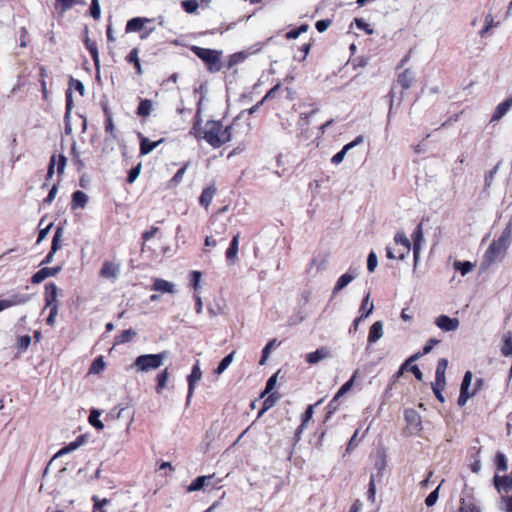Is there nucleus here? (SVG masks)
<instances>
[{
	"mask_svg": "<svg viewBox=\"0 0 512 512\" xmlns=\"http://www.w3.org/2000/svg\"><path fill=\"white\" fill-rule=\"evenodd\" d=\"M232 126L223 127L218 121H208L202 128L194 127L197 138L206 140L214 148L229 142L232 138Z\"/></svg>",
	"mask_w": 512,
	"mask_h": 512,
	"instance_id": "f257e3e1",
	"label": "nucleus"
},
{
	"mask_svg": "<svg viewBox=\"0 0 512 512\" xmlns=\"http://www.w3.org/2000/svg\"><path fill=\"white\" fill-rule=\"evenodd\" d=\"M511 243V232L505 230L501 236L494 240L485 252V261L489 264L503 259Z\"/></svg>",
	"mask_w": 512,
	"mask_h": 512,
	"instance_id": "f03ea898",
	"label": "nucleus"
},
{
	"mask_svg": "<svg viewBox=\"0 0 512 512\" xmlns=\"http://www.w3.org/2000/svg\"><path fill=\"white\" fill-rule=\"evenodd\" d=\"M156 24L153 19L145 17H135L130 19L126 24V32H142L141 38H147L150 33L156 30Z\"/></svg>",
	"mask_w": 512,
	"mask_h": 512,
	"instance_id": "7ed1b4c3",
	"label": "nucleus"
},
{
	"mask_svg": "<svg viewBox=\"0 0 512 512\" xmlns=\"http://www.w3.org/2000/svg\"><path fill=\"white\" fill-rule=\"evenodd\" d=\"M192 51L206 63L210 71H219L222 67L221 52L217 50L194 46Z\"/></svg>",
	"mask_w": 512,
	"mask_h": 512,
	"instance_id": "20e7f679",
	"label": "nucleus"
},
{
	"mask_svg": "<svg viewBox=\"0 0 512 512\" xmlns=\"http://www.w3.org/2000/svg\"><path fill=\"white\" fill-rule=\"evenodd\" d=\"M160 367V354H143L138 356L131 368L138 373H149Z\"/></svg>",
	"mask_w": 512,
	"mask_h": 512,
	"instance_id": "39448f33",
	"label": "nucleus"
},
{
	"mask_svg": "<svg viewBox=\"0 0 512 512\" xmlns=\"http://www.w3.org/2000/svg\"><path fill=\"white\" fill-rule=\"evenodd\" d=\"M473 375L470 371H467L464 375L461 389H460V395L458 398V404L460 406H464L468 399L471 398L476 393V388L470 390V385L472 383Z\"/></svg>",
	"mask_w": 512,
	"mask_h": 512,
	"instance_id": "423d86ee",
	"label": "nucleus"
},
{
	"mask_svg": "<svg viewBox=\"0 0 512 512\" xmlns=\"http://www.w3.org/2000/svg\"><path fill=\"white\" fill-rule=\"evenodd\" d=\"M434 324L443 332H454L458 330L460 321L458 318H452L448 315L441 314L435 318Z\"/></svg>",
	"mask_w": 512,
	"mask_h": 512,
	"instance_id": "0eeeda50",
	"label": "nucleus"
},
{
	"mask_svg": "<svg viewBox=\"0 0 512 512\" xmlns=\"http://www.w3.org/2000/svg\"><path fill=\"white\" fill-rule=\"evenodd\" d=\"M357 276H358V272L356 269H349L347 272L342 274L336 281V283L332 289V294L333 295L338 294L342 289H344L353 280H355Z\"/></svg>",
	"mask_w": 512,
	"mask_h": 512,
	"instance_id": "6e6552de",
	"label": "nucleus"
},
{
	"mask_svg": "<svg viewBox=\"0 0 512 512\" xmlns=\"http://www.w3.org/2000/svg\"><path fill=\"white\" fill-rule=\"evenodd\" d=\"M384 335V324L382 321L374 322L368 332L367 342L369 345L377 343Z\"/></svg>",
	"mask_w": 512,
	"mask_h": 512,
	"instance_id": "1a4fd4ad",
	"label": "nucleus"
},
{
	"mask_svg": "<svg viewBox=\"0 0 512 512\" xmlns=\"http://www.w3.org/2000/svg\"><path fill=\"white\" fill-rule=\"evenodd\" d=\"M61 269V266L44 267L32 276V282L34 284H39L48 277L56 276L61 271Z\"/></svg>",
	"mask_w": 512,
	"mask_h": 512,
	"instance_id": "9d476101",
	"label": "nucleus"
},
{
	"mask_svg": "<svg viewBox=\"0 0 512 512\" xmlns=\"http://www.w3.org/2000/svg\"><path fill=\"white\" fill-rule=\"evenodd\" d=\"M412 239H413V255H414V262L415 264L418 262V259H419V255H420V250H421V245H422V242L424 240V237H423V230H422V226L421 224H419L416 229L414 230L413 234H412Z\"/></svg>",
	"mask_w": 512,
	"mask_h": 512,
	"instance_id": "9b49d317",
	"label": "nucleus"
},
{
	"mask_svg": "<svg viewBox=\"0 0 512 512\" xmlns=\"http://www.w3.org/2000/svg\"><path fill=\"white\" fill-rule=\"evenodd\" d=\"M120 272L119 265L106 261L103 263V266L100 270V276L109 279V280H115Z\"/></svg>",
	"mask_w": 512,
	"mask_h": 512,
	"instance_id": "f8f14e48",
	"label": "nucleus"
},
{
	"mask_svg": "<svg viewBox=\"0 0 512 512\" xmlns=\"http://www.w3.org/2000/svg\"><path fill=\"white\" fill-rule=\"evenodd\" d=\"M239 252V234L235 235L226 251V259L230 265H233L238 260Z\"/></svg>",
	"mask_w": 512,
	"mask_h": 512,
	"instance_id": "ddd939ff",
	"label": "nucleus"
},
{
	"mask_svg": "<svg viewBox=\"0 0 512 512\" xmlns=\"http://www.w3.org/2000/svg\"><path fill=\"white\" fill-rule=\"evenodd\" d=\"M408 426L413 430H419L422 424L421 416L414 409H407L404 412Z\"/></svg>",
	"mask_w": 512,
	"mask_h": 512,
	"instance_id": "4468645a",
	"label": "nucleus"
},
{
	"mask_svg": "<svg viewBox=\"0 0 512 512\" xmlns=\"http://www.w3.org/2000/svg\"><path fill=\"white\" fill-rule=\"evenodd\" d=\"M202 378V371L200 369L199 363L197 362L193 368L192 371L188 377V383H189V389H188V398L191 397L193 394L195 385L201 380Z\"/></svg>",
	"mask_w": 512,
	"mask_h": 512,
	"instance_id": "2eb2a0df",
	"label": "nucleus"
},
{
	"mask_svg": "<svg viewBox=\"0 0 512 512\" xmlns=\"http://www.w3.org/2000/svg\"><path fill=\"white\" fill-rule=\"evenodd\" d=\"M67 159L64 155H59L58 160L56 159V156L53 155L50 159L49 167H48V176L52 177L54 174V168L57 165V172L58 174H63L65 166H66Z\"/></svg>",
	"mask_w": 512,
	"mask_h": 512,
	"instance_id": "dca6fc26",
	"label": "nucleus"
},
{
	"mask_svg": "<svg viewBox=\"0 0 512 512\" xmlns=\"http://www.w3.org/2000/svg\"><path fill=\"white\" fill-rule=\"evenodd\" d=\"M29 300V297L19 296V295H12L9 299H0V312L4 311L5 309H8L12 306H16L22 303H25Z\"/></svg>",
	"mask_w": 512,
	"mask_h": 512,
	"instance_id": "f3484780",
	"label": "nucleus"
},
{
	"mask_svg": "<svg viewBox=\"0 0 512 512\" xmlns=\"http://www.w3.org/2000/svg\"><path fill=\"white\" fill-rule=\"evenodd\" d=\"M396 244L403 247V251L399 252V259L403 260L405 256L410 252V241L403 232H397L394 237Z\"/></svg>",
	"mask_w": 512,
	"mask_h": 512,
	"instance_id": "a211bd4d",
	"label": "nucleus"
},
{
	"mask_svg": "<svg viewBox=\"0 0 512 512\" xmlns=\"http://www.w3.org/2000/svg\"><path fill=\"white\" fill-rule=\"evenodd\" d=\"M495 487L499 492H509L512 489V477L511 476H499L498 474L494 477Z\"/></svg>",
	"mask_w": 512,
	"mask_h": 512,
	"instance_id": "6ab92c4d",
	"label": "nucleus"
},
{
	"mask_svg": "<svg viewBox=\"0 0 512 512\" xmlns=\"http://www.w3.org/2000/svg\"><path fill=\"white\" fill-rule=\"evenodd\" d=\"M512 107V96L505 101L499 103L492 116V121L500 120Z\"/></svg>",
	"mask_w": 512,
	"mask_h": 512,
	"instance_id": "aec40b11",
	"label": "nucleus"
},
{
	"mask_svg": "<svg viewBox=\"0 0 512 512\" xmlns=\"http://www.w3.org/2000/svg\"><path fill=\"white\" fill-rule=\"evenodd\" d=\"M330 356L328 349L322 347L317 349L314 352L308 353L306 355V361L309 364H316L320 362L321 360H324Z\"/></svg>",
	"mask_w": 512,
	"mask_h": 512,
	"instance_id": "412c9836",
	"label": "nucleus"
},
{
	"mask_svg": "<svg viewBox=\"0 0 512 512\" xmlns=\"http://www.w3.org/2000/svg\"><path fill=\"white\" fill-rule=\"evenodd\" d=\"M386 458L384 454H378L375 463H374V470L376 472H373L374 476H376V480L381 481L384 475V471L386 468Z\"/></svg>",
	"mask_w": 512,
	"mask_h": 512,
	"instance_id": "4be33fe9",
	"label": "nucleus"
},
{
	"mask_svg": "<svg viewBox=\"0 0 512 512\" xmlns=\"http://www.w3.org/2000/svg\"><path fill=\"white\" fill-rule=\"evenodd\" d=\"M374 310V303L373 301L370 300V294H366V296L363 298L362 300V304L359 308V313H360V316L361 318H368L371 313L373 312Z\"/></svg>",
	"mask_w": 512,
	"mask_h": 512,
	"instance_id": "5701e85b",
	"label": "nucleus"
},
{
	"mask_svg": "<svg viewBox=\"0 0 512 512\" xmlns=\"http://www.w3.org/2000/svg\"><path fill=\"white\" fill-rule=\"evenodd\" d=\"M85 440L83 436H79L75 441L69 443L67 446L60 449L54 457H59L65 454H68L70 452H73L77 450L79 447H81L84 444Z\"/></svg>",
	"mask_w": 512,
	"mask_h": 512,
	"instance_id": "b1692460",
	"label": "nucleus"
},
{
	"mask_svg": "<svg viewBox=\"0 0 512 512\" xmlns=\"http://www.w3.org/2000/svg\"><path fill=\"white\" fill-rule=\"evenodd\" d=\"M357 375H358V371H355L353 373L352 377L340 387V389L338 390V392L335 394L334 398L332 399V403L337 402L340 397H342L344 394H346L353 387Z\"/></svg>",
	"mask_w": 512,
	"mask_h": 512,
	"instance_id": "393cba45",
	"label": "nucleus"
},
{
	"mask_svg": "<svg viewBox=\"0 0 512 512\" xmlns=\"http://www.w3.org/2000/svg\"><path fill=\"white\" fill-rule=\"evenodd\" d=\"M414 80V74L409 69L404 70L398 76V83L403 89H408Z\"/></svg>",
	"mask_w": 512,
	"mask_h": 512,
	"instance_id": "a878e982",
	"label": "nucleus"
},
{
	"mask_svg": "<svg viewBox=\"0 0 512 512\" xmlns=\"http://www.w3.org/2000/svg\"><path fill=\"white\" fill-rule=\"evenodd\" d=\"M88 201V196L78 190V191H75L72 195V209H76L77 207H85L86 203Z\"/></svg>",
	"mask_w": 512,
	"mask_h": 512,
	"instance_id": "bb28decb",
	"label": "nucleus"
},
{
	"mask_svg": "<svg viewBox=\"0 0 512 512\" xmlns=\"http://www.w3.org/2000/svg\"><path fill=\"white\" fill-rule=\"evenodd\" d=\"M212 478V476H199L191 484L188 486V492H194L201 490L204 486L207 485V482Z\"/></svg>",
	"mask_w": 512,
	"mask_h": 512,
	"instance_id": "cd10ccee",
	"label": "nucleus"
},
{
	"mask_svg": "<svg viewBox=\"0 0 512 512\" xmlns=\"http://www.w3.org/2000/svg\"><path fill=\"white\" fill-rule=\"evenodd\" d=\"M160 141H150L148 138L142 137L140 144V151L142 155L149 154L154 148L159 145Z\"/></svg>",
	"mask_w": 512,
	"mask_h": 512,
	"instance_id": "c85d7f7f",
	"label": "nucleus"
},
{
	"mask_svg": "<svg viewBox=\"0 0 512 512\" xmlns=\"http://www.w3.org/2000/svg\"><path fill=\"white\" fill-rule=\"evenodd\" d=\"M314 413V405H309L303 415L302 423L299 426L296 436L300 437V434L304 431L307 426V423L311 420Z\"/></svg>",
	"mask_w": 512,
	"mask_h": 512,
	"instance_id": "c756f323",
	"label": "nucleus"
},
{
	"mask_svg": "<svg viewBox=\"0 0 512 512\" xmlns=\"http://www.w3.org/2000/svg\"><path fill=\"white\" fill-rule=\"evenodd\" d=\"M235 357V351H232L229 353L226 357L222 359V361L219 363L218 367L215 369V373L217 375H221L233 362Z\"/></svg>",
	"mask_w": 512,
	"mask_h": 512,
	"instance_id": "7c9ffc66",
	"label": "nucleus"
},
{
	"mask_svg": "<svg viewBox=\"0 0 512 512\" xmlns=\"http://www.w3.org/2000/svg\"><path fill=\"white\" fill-rule=\"evenodd\" d=\"M497 25L498 23L495 22L494 16L491 13L487 14L484 19V26L479 31V35L481 37L485 36L491 28L496 27Z\"/></svg>",
	"mask_w": 512,
	"mask_h": 512,
	"instance_id": "2f4dec72",
	"label": "nucleus"
},
{
	"mask_svg": "<svg viewBox=\"0 0 512 512\" xmlns=\"http://www.w3.org/2000/svg\"><path fill=\"white\" fill-rule=\"evenodd\" d=\"M501 352L506 357L512 355V333L511 332H508L504 335Z\"/></svg>",
	"mask_w": 512,
	"mask_h": 512,
	"instance_id": "473e14b6",
	"label": "nucleus"
},
{
	"mask_svg": "<svg viewBox=\"0 0 512 512\" xmlns=\"http://www.w3.org/2000/svg\"><path fill=\"white\" fill-rule=\"evenodd\" d=\"M215 194V189L212 187H208L205 190H203L201 196H200V203L204 207H208L211 203L213 197Z\"/></svg>",
	"mask_w": 512,
	"mask_h": 512,
	"instance_id": "72a5a7b5",
	"label": "nucleus"
},
{
	"mask_svg": "<svg viewBox=\"0 0 512 512\" xmlns=\"http://www.w3.org/2000/svg\"><path fill=\"white\" fill-rule=\"evenodd\" d=\"M447 366H448V360L445 359V358H441L438 363H437V367H436V370H435V378L436 379H443V380H446L445 378V372H446V369H447Z\"/></svg>",
	"mask_w": 512,
	"mask_h": 512,
	"instance_id": "f704fd0d",
	"label": "nucleus"
},
{
	"mask_svg": "<svg viewBox=\"0 0 512 512\" xmlns=\"http://www.w3.org/2000/svg\"><path fill=\"white\" fill-rule=\"evenodd\" d=\"M46 290L50 291L47 293V296H46V305L52 306L53 303L56 304V298H57V292H58L57 286L55 284H49L46 286Z\"/></svg>",
	"mask_w": 512,
	"mask_h": 512,
	"instance_id": "c9c22d12",
	"label": "nucleus"
},
{
	"mask_svg": "<svg viewBox=\"0 0 512 512\" xmlns=\"http://www.w3.org/2000/svg\"><path fill=\"white\" fill-rule=\"evenodd\" d=\"M126 60L130 63H133L135 65L136 71L138 74L142 73L140 59L138 57V49L134 48L130 51L128 56L126 57Z\"/></svg>",
	"mask_w": 512,
	"mask_h": 512,
	"instance_id": "e433bc0d",
	"label": "nucleus"
},
{
	"mask_svg": "<svg viewBox=\"0 0 512 512\" xmlns=\"http://www.w3.org/2000/svg\"><path fill=\"white\" fill-rule=\"evenodd\" d=\"M63 237V228L58 227L52 239L51 251L56 253L61 248V239Z\"/></svg>",
	"mask_w": 512,
	"mask_h": 512,
	"instance_id": "4c0bfd02",
	"label": "nucleus"
},
{
	"mask_svg": "<svg viewBox=\"0 0 512 512\" xmlns=\"http://www.w3.org/2000/svg\"><path fill=\"white\" fill-rule=\"evenodd\" d=\"M152 111V103L150 100H142L139 104L137 114L139 116H149Z\"/></svg>",
	"mask_w": 512,
	"mask_h": 512,
	"instance_id": "58836bf2",
	"label": "nucleus"
},
{
	"mask_svg": "<svg viewBox=\"0 0 512 512\" xmlns=\"http://www.w3.org/2000/svg\"><path fill=\"white\" fill-rule=\"evenodd\" d=\"M100 412L98 410H92L89 415V423L98 430L104 428V424L99 420Z\"/></svg>",
	"mask_w": 512,
	"mask_h": 512,
	"instance_id": "ea45409f",
	"label": "nucleus"
},
{
	"mask_svg": "<svg viewBox=\"0 0 512 512\" xmlns=\"http://www.w3.org/2000/svg\"><path fill=\"white\" fill-rule=\"evenodd\" d=\"M56 9H59L63 14L67 10L71 9L78 1L77 0H55Z\"/></svg>",
	"mask_w": 512,
	"mask_h": 512,
	"instance_id": "a19ab883",
	"label": "nucleus"
},
{
	"mask_svg": "<svg viewBox=\"0 0 512 512\" xmlns=\"http://www.w3.org/2000/svg\"><path fill=\"white\" fill-rule=\"evenodd\" d=\"M454 268L464 276L473 269V264L469 261L461 262V261H455L454 262Z\"/></svg>",
	"mask_w": 512,
	"mask_h": 512,
	"instance_id": "79ce46f5",
	"label": "nucleus"
},
{
	"mask_svg": "<svg viewBox=\"0 0 512 512\" xmlns=\"http://www.w3.org/2000/svg\"><path fill=\"white\" fill-rule=\"evenodd\" d=\"M376 482H379L376 480V476L374 474H371L370 481H369V489H368V499L371 502H375L376 498Z\"/></svg>",
	"mask_w": 512,
	"mask_h": 512,
	"instance_id": "37998d69",
	"label": "nucleus"
},
{
	"mask_svg": "<svg viewBox=\"0 0 512 512\" xmlns=\"http://www.w3.org/2000/svg\"><path fill=\"white\" fill-rule=\"evenodd\" d=\"M92 501L94 503L93 512H106L103 507L108 503L107 499H100L98 496H93Z\"/></svg>",
	"mask_w": 512,
	"mask_h": 512,
	"instance_id": "c03bdc74",
	"label": "nucleus"
},
{
	"mask_svg": "<svg viewBox=\"0 0 512 512\" xmlns=\"http://www.w3.org/2000/svg\"><path fill=\"white\" fill-rule=\"evenodd\" d=\"M105 367V363L102 359V357H98L95 359L90 367V373L92 374H98L100 373Z\"/></svg>",
	"mask_w": 512,
	"mask_h": 512,
	"instance_id": "a18cd8bd",
	"label": "nucleus"
},
{
	"mask_svg": "<svg viewBox=\"0 0 512 512\" xmlns=\"http://www.w3.org/2000/svg\"><path fill=\"white\" fill-rule=\"evenodd\" d=\"M378 265L377 255L374 251H371L367 259V269L369 272H374Z\"/></svg>",
	"mask_w": 512,
	"mask_h": 512,
	"instance_id": "49530a36",
	"label": "nucleus"
},
{
	"mask_svg": "<svg viewBox=\"0 0 512 512\" xmlns=\"http://www.w3.org/2000/svg\"><path fill=\"white\" fill-rule=\"evenodd\" d=\"M496 466L498 471L505 472L508 468L507 459L504 454L498 453L496 455Z\"/></svg>",
	"mask_w": 512,
	"mask_h": 512,
	"instance_id": "de8ad7c7",
	"label": "nucleus"
},
{
	"mask_svg": "<svg viewBox=\"0 0 512 512\" xmlns=\"http://www.w3.org/2000/svg\"><path fill=\"white\" fill-rule=\"evenodd\" d=\"M136 335L132 329L124 330L118 337L117 343H125L130 341Z\"/></svg>",
	"mask_w": 512,
	"mask_h": 512,
	"instance_id": "09e8293b",
	"label": "nucleus"
},
{
	"mask_svg": "<svg viewBox=\"0 0 512 512\" xmlns=\"http://www.w3.org/2000/svg\"><path fill=\"white\" fill-rule=\"evenodd\" d=\"M201 277L202 274L199 271H192L190 273V283L195 290H198L200 287Z\"/></svg>",
	"mask_w": 512,
	"mask_h": 512,
	"instance_id": "8fccbe9b",
	"label": "nucleus"
},
{
	"mask_svg": "<svg viewBox=\"0 0 512 512\" xmlns=\"http://www.w3.org/2000/svg\"><path fill=\"white\" fill-rule=\"evenodd\" d=\"M499 508L505 512H512V497H503L499 503Z\"/></svg>",
	"mask_w": 512,
	"mask_h": 512,
	"instance_id": "3c124183",
	"label": "nucleus"
},
{
	"mask_svg": "<svg viewBox=\"0 0 512 512\" xmlns=\"http://www.w3.org/2000/svg\"><path fill=\"white\" fill-rule=\"evenodd\" d=\"M439 489H440V486H438L434 491H432L426 498L425 500V503L427 506H433L437 500H438V497H439Z\"/></svg>",
	"mask_w": 512,
	"mask_h": 512,
	"instance_id": "603ef678",
	"label": "nucleus"
},
{
	"mask_svg": "<svg viewBox=\"0 0 512 512\" xmlns=\"http://www.w3.org/2000/svg\"><path fill=\"white\" fill-rule=\"evenodd\" d=\"M182 6L188 13H193L198 8V3L196 0H185L182 2Z\"/></svg>",
	"mask_w": 512,
	"mask_h": 512,
	"instance_id": "864d4df0",
	"label": "nucleus"
},
{
	"mask_svg": "<svg viewBox=\"0 0 512 512\" xmlns=\"http://www.w3.org/2000/svg\"><path fill=\"white\" fill-rule=\"evenodd\" d=\"M499 170V164H497L492 170H490L485 176V185L490 187L494 181V178Z\"/></svg>",
	"mask_w": 512,
	"mask_h": 512,
	"instance_id": "5fc2aeb1",
	"label": "nucleus"
},
{
	"mask_svg": "<svg viewBox=\"0 0 512 512\" xmlns=\"http://www.w3.org/2000/svg\"><path fill=\"white\" fill-rule=\"evenodd\" d=\"M347 152H348V149H346V147L343 146V148L332 157L331 162L335 165L340 164L344 160Z\"/></svg>",
	"mask_w": 512,
	"mask_h": 512,
	"instance_id": "6e6d98bb",
	"label": "nucleus"
},
{
	"mask_svg": "<svg viewBox=\"0 0 512 512\" xmlns=\"http://www.w3.org/2000/svg\"><path fill=\"white\" fill-rule=\"evenodd\" d=\"M90 13L94 19H99L100 14H101V9H100V4H99L98 0H92L91 7H90Z\"/></svg>",
	"mask_w": 512,
	"mask_h": 512,
	"instance_id": "4d7b16f0",
	"label": "nucleus"
},
{
	"mask_svg": "<svg viewBox=\"0 0 512 512\" xmlns=\"http://www.w3.org/2000/svg\"><path fill=\"white\" fill-rule=\"evenodd\" d=\"M355 24L359 29L364 30L367 34H373L374 32L370 25L363 19L356 18Z\"/></svg>",
	"mask_w": 512,
	"mask_h": 512,
	"instance_id": "13d9d810",
	"label": "nucleus"
},
{
	"mask_svg": "<svg viewBox=\"0 0 512 512\" xmlns=\"http://www.w3.org/2000/svg\"><path fill=\"white\" fill-rule=\"evenodd\" d=\"M31 344V337L29 335L21 336L18 340V348L26 351Z\"/></svg>",
	"mask_w": 512,
	"mask_h": 512,
	"instance_id": "bf43d9fd",
	"label": "nucleus"
},
{
	"mask_svg": "<svg viewBox=\"0 0 512 512\" xmlns=\"http://www.w3.org/2000/svg\"><path fill=\"white\" fill-rule=\"evenodd\" d=\"M185 171H186V167H182V168H180V169L176 172V174L174 175V177L172 178V180H171V184H170V185H171V186H176V185H178V184L182 181L183 176H184V174H185Z\"/></svg>",
	"mask_w": 512,
	"mask_h": 512,
	"instance_id": "052dcab7",
	"label": "nucleus"
},
{
	"mask_svg": "<svg viewBox=\"0 0 512 512\" xmlns=\"http://www.w3.org/2000/svg\"><path fill=\"white\" fill-rule=\"evenodd\" d=\"M274 342L275 340H272L270 341L263 349L262 351V357H261V360H260V365H264L266 360L268 359L269 357V353H270V350L272 348V346L274 345Z\"/></svg>",
	"mask_w": 512,
	"mask_h": 512,
	"instance_id": "680f3d73",
	"label": "nucleus"
},
{
	"mask_svg": "<svg viewBox=\"0 0 512 512\" xmlns=\"http://www.w3.org/2000/svg\"><path fill=\"white\" fill-rule=\"evenodd\" d=\"M277 397L274 394L269 395L263 402V411H267L268 409L272 408L276 401Z\"/></svg>",
	"mask_w": 512,
	"mask_h": 512,
	"instance_id": "e2e57ef3",
	"label": "nucleus"
},
{
	"mask_svg": "<svg viewBox=\"0 0 512 512\" xmlns=\"http://www.w3.org/2000/svg\"><path fill=\"white\" fill-rule=\"evenodd\" d=\"M140 171H141V164H138L136 167H134L130 170L127 181L130 184L133 183L139 176Z\"/></svg>",
	"mask_w": 512,
	"mask_h": 512,
	"instance_id": "0e129e2a",
	"label": "nucleus"
},
{
	"mask_svg": "<svg viewBox=\"0 0 512 512\" xmlns=\"http://www.w3.org/2000/svg\"><path fill=\"white\" fill-rule=\"evenodd\" d=\"M277 382V375H273L269 378L266 384L265 391L262 393L261 397H264L266 394H268L275 386Z\"/></svg>",
	"mask_w": 512,
	"mask_h": 512,
	"instance_id": "69168bd1",
	"label": "nucleus"
},
{
	"mask_svg": "<svg viewBox=\"0 0 512 512\" xmlns=\"http://www.w3.org/2000/svg\"><path fill=\"white\" fill-rule=\"evenodd\" d=\"M331 25V20L329 19H324V20H319L316 22V29L322 33L324 31H326L328 29V27Z\"/></svg>",
	"mask_w": 512,
	"mask_h": 512,
	"instance_id": "338daca9",
	"label": "nucleus"
},
{
	"mask_svg": "<svg viewBox=\"0 0 512 512\" xmlns=\"http://www.w3.org/2000/svg\"><path fill=\"white\" fill-rule=\"evenodd\" d=\"M176 291L175 284L162 280V293H175Z\"/></svg>",
	"mask_w": 512,
	"mask_h": 512,
	"instance_id": "774afa93",
	"label": "nucleus"
}]
</instances>
